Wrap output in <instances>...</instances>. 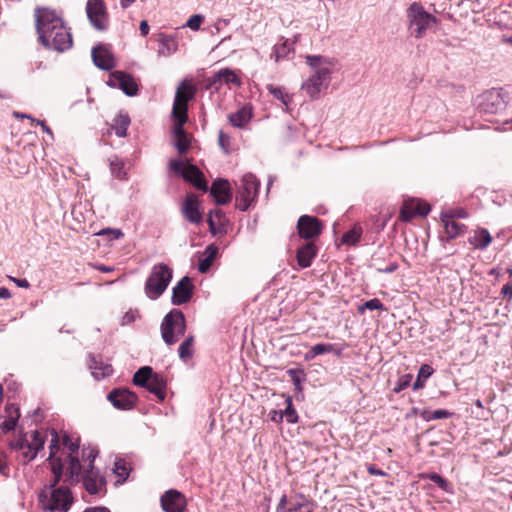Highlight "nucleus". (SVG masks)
<instances>
[{"label":"nucleus","instance_id":"37998d69","mask_svg":"<svg viewBox=\"0 0 512 512\" xmlns=\"http://www.w3.org/2000/svg\"><path fill=\"white\" fill-rule=\"evenodd\" d=\"M193 341L194 337L189 336L180 344L178 348V355L180 359L186 360L187 358L192 356L191 346L193 344Z\"/></svg>","mask_w":512,"mask_h":512},{"label":"nucleus","instance_id":"052dcab7","mask_svg":"<svg viewBox=\"0 0 512 512\" xmlns=\"http://www.w3.org/2000/svg\"><path fill=\"white\" fill-rule=\"evenodd\" d=\"M212 264V261L209 259V258H204L202 259L200 262H199V265H198V270L201 272V273H205L211 266Z\"/></svg>","mask_w":512,"mask_h":512},{"label":"nucleus","instance_id":"f3484780","mask_svg":"<svg viewBox=\"0 0 512 512\" xmlns=\"http://www.w3.org/2000/svg\"><path fill=\"white\" fill-rule=\"evenodd\" d=\"M107 84L112 88L121 89L127 96H135L138 93V85L135 79L124 71H114L110 74Z\"/></svg>","mask_w":512,"mask_h":512},{"label":"nucleus","instance_id":"680f3d73","mask_svg":"<svg viewBox=\"0 0 512 512\" xmlns=\"http://www.w3.org/2000/svg\"><path fill=\"white\" fill-rule=\"evenodd\" d=\"M290 503V500H288L287 496L286 495H283L280 500H279V503L277 505V512H284V510H287V505H289Z\"/></svg>","mask_w":512,"mask_h":512},{"label":"nucleus","instance_id":"6ab92c4d","mask_svg":"<svg viewBox=\"0 0 512 512\" xmlns=\"http://www.w3.org/2000/svg\"><path fill=\"white\" fill-rule=\"evenodd\" d=\"M107 399L117 409L130 410L135 406L138 397L128 389L116 388L109 392Z\"/></svg>","mask_w":512,"mask_h":512},{"label":"nucleus","instance_id":"39448f33","mask_svg":"<svg viewBox=\"0 0 512 512\" xmlns=\"http://www.w3.org/2000/svg\"><path fill=\"white\" fill-rule=\"evenodd\" d=\"M54 433L57 435L59 445L57 457H61L64 469H66L65 482L70 485L77 484L80 482V473L83 470V466L78 457L79 440L76 439L74 441L66 433L63 434L60 440L58 433L54 429L51 431V440L53 439Z\"/></svg>","mask_w":512,"mask_h":512},{"label":"nucleus","instance_id":"bf43d9fd","mask_svg":"<svg viewBox=\"0 0 512 512\" xmlns=\"http://www.w3.org/2000/svg\"><path fill=\"white\" fill-rule=\"evenodd\" d=\"M217 253H218V248L214 245H209L205 249V255H206L205 257L209 258L211 261H213V259L217 255Z\"/></svg>","mask_w":512,"mask_h":512},{"label":"nucleus","instance_id":"4468645a","mask_svg":"<svg viewBox=\"0 0 512 512\" xmlns=\"http://www.w3.org/2000/svg\"><path fill=\"white\" fill-rule=\"evenodd\" d=\"M194 97L193 87L183 81L177 88L172 108V115L174 118H180L181 122H186L188 119V102Z\"/></svg>","mask_w":512,"mask_h":512},{"label":"nucleus","instance_id":"774afa93","mask_svg":"<svg viewBox=\"0 0 512 512\" xmlns=\"http://www.w3.org/2000/svg\"><path fill=\"white\" fill-rule=\"evenodd\" d=\"M84 512H110L106 507H95L91 509H86Z\"/></svg>","mask_w":512,"mask_h":512},{"label":"nucleus","instance_id":"4be33fe9","mask_svg":"<svg viewBox=\"0 0 512 512\" xmlns=\"http://www.w3.org/2000/svg\"><path fill=\"white\" fill-rule=\"evenodd\" d=\"M160 502L165 512H184L187 505L185 496L174 489L166 491Z\"/></svg>","mask_w":512,"mask_h":512},{"label":"nucleus","instance_id":"423d86ee","mask_svg":"<svg viewBox=\"0 0 512 512\" xmlns=\"http://www.w3.org/2000/svg\"><path fill=\"white\" fill-rule=\"evenodd\" d=\"M54 433L57 435L59 445L57 457H61L64 469H66L65 482L70 485L77 484L80 482V473L83 470V466L78 457L79 440L76 439L74 441L66 433L63 434L60 440L58 433L54 429L51 431V440L53 439Z\"/></svg>","mask_w":512,"mask_h":512},{"label":"nucleus","instance_id":"473e14b6","mask_svg":"<svg viewBox=\"0 0 512 512\" xmlns=\"http://www.w3.org/2000/svg\"><path fill=\"white\" fill-rule=\"evenodd\" d=\"M442 222L444 224L445 233L447 234L448 239L456 238L462 234L466 228L464 224L456 222L452 216L444 215Z\"/></svg>","mask_w":512,"mask_h":512},{"label":"nucleus","instance_id":"864d4df0","mask_svg":"<svg viewBox=\"0 0 512 512\" xmlns=\"http://www.w3.org/2000/svg\"><path fill=\"white\" fill-rule=\"evenodd\" d=\"M218 144L226 154L229 152L230 136L222 130L218 134Z\"/></svg>","mask_w":512,"mask_h":512},{"label":"nucleus","instance_id":"f03ea898","mask_svg":"<svg viewBox=\"0 0 512 512\" xmlns=\"http://www.w3.org/2000/svg\"><path fill=\"white\" fill-rule=\"evenodd\" d=\"M35 24L38 39L45 48L64 52L72 47V35L56 11L49 8H37Z\"/></svg>","mask_w":512,"mask_h":512},{"label":"nucleus","instance_id":"9b49d317","mask_svg":"<svg viewBox=\"0 0 512 512\" xmlns=\"http://www.w3.org/2000/svg\"><path fill=\"white\" fill-rule=\"evenodd\" d=\"M259 187L260 182L254 174L243 175L237 190L236 207L241 211L248 210L257 198Z\"/></svg>","mask_w":512,"mask_h":512},{"label":"nucleus","instance_id":"7ed1b4c3","mask_svg":"<svg viewBox=\"0 0 512 512\" xmlns=\"http://www.w3.org/2000/svg\"><path fill=\"white\" fill-rule=\"evenodd\" d=\"M306 63L313 69V73L302 83L301 89L311 99H318L320 93L329 87L332 61L320 55H307Z\"/></svg>","mask_w":512,"mask_h":512},{"label":"nucleus","instance_id":"393cba45","mask_svg":"<svg viewBox=\"0 0 512 512\" xmlns=\"http://www.w3.org/2000/svg\"><path fill=\"white\" fill-rule=\"evenodd\" d=\"M182 213L186 220L193 224H199L202 221V214L199 211V202L194 195H187L183 207Z\"/></svg>","mask_w":512,"mask_h":512},{"label":"nucleus","instance_id":"5fc2aeb1","mask_svg":"<svg viewBox=\"0 0 512 512\" xmlns=\"http://www.w3.org/2000/svg\"><path fill=\"white\" fill-rule=\"evenodd\" d=\"M312 347H313L314 355H317V356L324 354V353L332 352L334 350L333 344L319 343Z\"/></svg>","mask_w":512,"mask_h":512},{"label":"nucleus","instance_id":"09e8293b","mask_svg":"<svg viewBox=\"0 0 512 512\" xmlns=\"http://www.w3.org/2000/svg\"><path fill=\"white\" fill-rule=\"evenodd\" d=\"M114 472L117 476L126 479L129 476V468L124 460L119 459L115 462Z\"/></svg>","mask_w":512,"mask_h":512},{"label":"nucleus","instance_id":"b1692460","mask_svg":"<svg viewBox=\"0 0 512 512\" xmlns=\"http://www.w3.org/2000/svg\"><path fill=\"white\" fill-rule=\"evenodd\" d=\"M210 194L218 205L229 203L232 198L229 182L225 179L215 180L211 185Z\"/></svg>","mask_w":512,"mask_h":512},{"label":"nucleus","instance_id":"7c9ffc66","mask_svg":"<svg viewBox=\"0 0 512 512\" xmlns=\"http://www.w3.org/2000/svg\"><path fill=\"white\" fill-rule=\"evenodd\" d=\"M166 387L167 381L159 373H155L150 379L148 385L144 386V388L154 394L160 402L164 401L166 398Z\"/></svg>","mask_w":512,"mask_h":512},{"label":"nucleus","instance_id":"a878e982","mask_svg":"<svg viewBox=\"0 0 512 512\" xmlns=\"http://www.w3.org/2000/svg\"><path fill=\"white\" fill-rule=\"evenodd\" d=\"M93 63L102 70H110L114 67V61L111 53L103 46H95L91 52Z\"/></svg>","mask_w":512,"mask_h":512},{"label":"nucleus","instance_id":"2eb2a0df","mask_svg":"<svg viewBox=\"0 0 512 512\" xmlns=\"http://www.w3.org/2000/svg\"><path fill=\"white\" fill-rule=\"evenodd\" d=\"M86 14L94 29L105 31L108 28L109 17L103 0H88Z\"/></svg>","mask_w":512,"mask_h":512},{"label":"nucleus","instance_id":"dca6fc26","mask_svg":"<svg viewBox=\"0 0 512 512\" xmlns=\"http://www.w3.org/2000/svg\"><path fill=\"white\" fill-rule=\"evenodd\" d=\"M476 105L482 113L496 114L503 110L506 104L502 92L491 89L477 97Z\"/></svg>","mask_w":512,"mask_h":512},{"label":"nucleus","instance_id":"412c9836","mask_svg":"<svg viewBox=\"0 0 512 512\" xmlns=\"http://www.w3.org/2000/svg\"><path fill=\"white\" fill-rule=\"evenodd\" d=\"M223 84L240 87L242 81L239 76L230 68H223L208 79L207 88L218 91Z\"/></svg>","mask_w":512,"mask_h":512},{"label":"nucleus","instance_id":"e2e57ef3","mask_svg":"<svg viewBox=\"0 0 512 512\" xmlns=\"http://www.w3.org/2000/svg\"><path fill=\"white\" fill-rule=\"evenodd\" d=\"M501 295L504 298H512V281L505 284L501 289Z\"/></svg>","mask_w":512,"mask_h":512},{"label":"nucleus","instance_id":"4d7b16f0","mask_svg":"<svg viewBox=\"0 0 512 512\" xmlns=\"http://www.w3.org/2000/svg\"><path fill=\"white\" fill-rule=\"evenodd\" d=\"M429 479H430L433 483L437 484V485H438L440 488H442V489H445V488H446V486H447V484H448V483H447V481H446V480H445L441 475H439V474H437V473H432V474L429 476Z\"/></svg>","mask_w":512,"mask_h":512},{"label":"nucleus","instance_id":"c756f323","mask_svg":"<svg viewBox=\"0 0 512 512\" xmlns=\"http://www.w3.org/2000/svg\"><path fill=\"white\" fill-rule=\"evenodd\" d=\"M253 116V110L250 105H244L234 113L228 115V120L233 127L244 128Z\"/></svg>","mask_w":512,"mask_h":512},{"label":"nucleus","instance_id":"20e7f679","mask_svg":"<svg viewBox=\"0 0 512 512\" xmlns=\"http://www.w3.org/2000/svg\"><path fill=\"white\" fill-rule=\"evenodd\" d=\"M54 433L57 435L59 445L57 457H61L64 469H66L65 482L70 485L77 484L80 482V473L83 470V466L78 457L79 440L76 439L74 441L66 433L63 434L60 440L58 433L54 429L51 431V440L53 439Z\"/></svg>","mask_w":512,"mask_h":512},{"label":"nucleus","instance_id":"a18cd8bd","mask_svg":"<svg viewBox=\"0 0 512 512\" xmlns=\"http://www.w3.org/2000/svg\"><path fill=\"white\" fill-rule=\"evenodd\" d=\"M386 310L384 304L378 299L373 298L358 307V313L363 314L365 310Z\"/></svg>","mask_w":512,"mask_h":512},{"label":"nucleus","instance_id":"49530a36","mask_svg":"<svg viewBox=\"0 0 512 512\" xmlns=\"http://www.w3.org/2000/svg\"><path fill=\"white\" fill-rule=\"evenodd\" d=\"M290 51L291 44H289L287 41H284L283 43L274 46L273 54L271 56H274L275 60L279 61L280 59L286 57Z\"/></svg>","mask_w":512,"mask_h":512},{"label":"nucleus","instance_id":"9d476101","mask_svg":"<svg viewBox=\"0 0 512 512\" xmlns=\"http://www.w3.org/2000/svg\"><path fill=\"white\" fill-rule=\"evenodd\" d=\"M172 276L173 271L168 265L164 263L154 265L145 282L146 294L151 299L160 297L170 284Z\"/></svg>","mask_w":512,"mask_h":512},{"label":"nucleus","instance_id":"aec40b11","mask_svg":"<svg viewBox=\"0 0 512 512\" xmlns=\"http://www.w3.org/2000/svg\"><path fill=\"white\" fill-rule=\"evenodd\" d=\"M194 285L188 276L181 278L172 289L171 302L179 306L189 302L193 296Z\"/></svg>","mask_w":512,"mask_h":512},{"label":"nucleus","instance_id":"bb28decb","mask_svg":"<svg viewBox=\"0 0 512 512\" xmlns=\"http://www.w3.org/2000/svg\"><path fill=\"white\" fill-rule=\"evenodd\" d=\"M88 366L93 377L97 380L110 376L113 373L111 364L103 362L101 357L94 355L89 356Z\"/></svg>","mask_w":512,"mask_h":512},{"label":"nucleus","instance_id":"13d9d810","mask_svg":"<svg viewBox=\"0 0 512 512\" xmlns=\"http://www.w3.org/2000/svg\"><path fill=\"white\" fill-rule=\"evenodd\" d=\"M376 269L381 273H393L398 269V264L396 262H391L385 267H377Z\"/></svg>","mask_w":512,"mask_h":512},{"label":"nucleus","instance_id":"a211bd4d","mask_svg":"<svg viewBox=\"0 0 512 512\" xmlns=\"http://www.w3.org/2000/svg\"><path fill=\"white\" fill-rule=\"evenodd\" d=\"M323 229L321 220L314 216L302 215L297 221V230L301 238L313 240L317 238Z\"/></svg>","mask_w":512,"mask_h":512},{"label":"nucleus","instance_id":"f257e3e1","mask_svg":"<svg viewBox=\"0 0 512 512\" xmlns=\"http://www.w3.org/2000/svg\"><path fill=\"white\" fill-rule=\"evenodd\" d=\"M59 450L58 439L56 433L53 435L49 444V461L51 472L53 474L51 480L46 484L39 493V503L44 510L50 512H68L73 497L67 486H58L64 475V465L61 457H57Z\"/></svg>","mask_w":512,"mask_h":512},{"label":"nucleus","instance_id":"c9c22d12","mask_svg":"<svg viewBox=\"0 0 512 512\" xmlns=\"http://www.w3.org/2000/svg\"><path fill=\"white\" fill-rule=\"evenodd\" d=\"M267 91L288 109L289 104L292 102V96L285 91L283 87L268 84Z\"/></svg>","mask_w":512,"mask_h":512},{"label":"nucleus","instance_id":"3c124183","mask_svg":"<svg viewBox=\"0 0 512 512\" xmlns=\"http://www.w3.org/2000/svg\"><path fill=\"white\" fill-rule=\"evenodd\" d=\"M0 475L6 478L10 475L8 456L4 451H0Z\"/></svg>","mask_w":512,"mask_h":512},{"label":"nucleus","instance_id":"2f4dec72","mask_svg":"<svg viewBox=\"0 0 512 512\" xmlns=\"http://www.w3.org/2000/svg\"><path fill=\"white\" fill-rule=\"evenodd\" d=\"M314 508L315 504L312 500L303 494H298L290 500L289 507L284 512H313Z\"/></svg>","mask_w":512,"mask_h":512},{"label":"nucleus","instance_id":"1a4fd4ad","mask_svg":"<svg viewBox=\"0 0 512 512\" xmlns=\"http://www.w3.org/2000/svg\"><path fill=\"white\" fill-rule=\"evenodd\" d=\"M160 330L165 344L171 346L178 342L186 331V321L183 312L179 309H172L165 315Z\"/></svg>","mask_w":512,"mask_h":512},{"label":"nucleus","instance_id":"c85d7f7f","mask_svg":"<svg viewBox=\"0 0 512 512\" xmlns=\"http://www.w3.org/2000/svg\"><path fill=\"white\" fill-rule=\"evenodd\" d=\"M176 123L173 129L174 134V145L180 154H184L190 147V140L188 139L187 133L185 132L183 125L186 122L180 123V118H175Z\"/></svg>","mask_w":512,"mask_h":512},{"label":"nucleus","instance_id":"6e6d98bb","mask_svg":"<svg viewBox=\"0 0 512 512\" xmlns=\"http://www.w3.org/2000/svg\"><path fill=\"white\" fill-rule=\"evenodd\" d=\"M97 235H109L110 240H116L123 237V232L120 229L106 228L97 233Z\"/></svg>","mask_w":512,"mask_h":512},{"label":"nucleus","instance_id":"f704fd0d","mask_svg":"<svg viewBox=\"0 0 512 512\" xmlns=\"http://www.w3.org/2000/svg\"><path fill=\"white\" fill-rule=\"evenodd\" d=\"M155 373L156 372H154L150 366H143L135 372L133 376V383L136 386L144 388L145 385H148L150 379Z\"/></svg>","mask_w":512,"mask_h":512},{"label":"nucleus","instance_id":"5701e85b","mask_svg":"<svg viewBox=\"0 0 512 512\" xmlns=\"http://www.w3.org/2000/svg\"><path fill=\"white\" fill-rule=\"evenodd\" d=\"M430 212V206L425 202H405L400 210V219L409 222L415 216H426Z\"/></svg>","mask_w":512,"mask_h":512},{"label":"nucleus","instance_id":"6e6552de","mask_svg":"<svg viewBox=\"0 0 512 512\" xmlns=\"http://www.w3.org/2000/svg\"><path fill=\"white\" fill-rule=\"evenodd\" d=\"M408 31L411 36L421 39L425 36L427 29L437 22L432 14L425 11L424 7L413 2L407 9Z\"/></svg>","mask_w":512,"mask_h":512},{"label":"nucleus","instance_id":"338daca9","mask_svg":"<svg viewBox=\"0 0 512 512\" xmlns=\"http://www.w3.org/2000/svg\"><path fill=\"white\" fill-rule=\"evenodd\" d=\"M139 28L142 36H146L149 33V25L146 20L140 22Z\"/></svg>","mask_w":512,"mask_h":512},{"label":"nucleus","instance_id":"cd10ccee","mask_svg":"<svg viewBox=\"0 0 512 512\" xmlns=\"http://www.w3.org/2000/svg\"><path fill=\"white\" fill-rule=\"evenodd\" d=\"M317 255V248L313 241H308L297 250V262L301 268L311 266L313 259Z\"/></svg>","mask_w":512,"mask_h":512},{"label":"nucleus","instance_id":"de8ad7c7","mask_svg":"<svg viewBox=\"0 0 512 512\" xmlns=\"http://www.w3.org/2000/svg\"><path fill=\"white\" fill-rule=\"evenodd\" d=\"M15 412V415H10L7 419H5L1 425H0V429L4 432V433H7V432H10L12 430L15 429L16 427V424H17V420L20 416V413H19V410L16 408L14 410Z\"/></svg>","mask_w":512,"mask_h":512},{"label":"nucleus","instance_id":"f8f14e48","mask_svg":"<svg viewBox=\"0 0 512 512\" xmlns=\"http://www.w3.org/2000/svg\"><path fill=\"white\" fill-rule=\"evenodd\" d=\"M169 166L176 175L190 182L196 189L204 192L208 190L207 181L197 166L178 159L171 160Z\"/></svg>","mask_w":512,"mask_h":512},{"label":"nucleus","instance_id":"4c0bfd02","mask_svg":"<svg viewBox=\"0 0 512 512\" xmlns=\"http://www.w3.org/2000/svg\"><path fill=\"white\" fill-rule=\"evenodd\" d=\"M433 374V368L428 364L421 365L417 379L414 382L412 388L413 390H419L424 387L425 380L428 379Z\"/></svg>","mask_w":512,"mask_h":512},{"label":"nucleus","instance_id":"0e129e2a","mask_svg":"<svg viewBox=\"0 0 512 512\" xmlns=\"http://www.w3.org/2000/svg\"><path fill=\"white\" fill-rule=\"evenodd\" d=\"M281 414H282V411L272 410L269 413L271 421L276 422V423L281 422L283 419V415H281Z\"/></svg>","mask_w":512,"mask_h":512},{"label":"nucleus","instance_id":"72a5a7b5","mask_svg":"<svg viewBox=\"0 0 512 512\" xmlns=\"http://www.w3.org/2000/svg\"><path fill=\"white\" fill-rule=\"evenodd\" d=\"M113 122L112 129L115 130V134L118 137H125L127 135V129L131 123L129 115L124 112H119Z\"/></svg>","mask_w":512,"mask_h":512},{"label":"nucleus","instance_id":"58836bf2","mask_svg":"<svg viewBox=\"0 0 512 512\" xmlns=\"http://www.w3.org/2000/svg\"><path fill=\"white\" fill-rule=\"evenodd\" d=\"M453 413L447 411V410H444V409H438V410H434V411H430V410H422V412L420 413V417L429 422V421H432V420H438V419H447V418H450L452 416Z\"/></svg>","mask_w":512,"mask_h":512},{"label":"nucleus","instance_id":"0eeeda50","mask_svg":"<svg viewBox=\"0 0 512 512\" xmlns=\"http://www.w3.org/2000/svg\"><path fill=\"white\" fill-rule=\"evenodd\" d=\"M96 456L97 451L94 449L82 450V458L85 462L88 461V464L85 470L80 473V481L83 482L86 491L92 495L100 493L106 486L104 477L93 465Z\"/></svg>","mask_w":512,"mask_h":512},{"label":"nucleus","instance_id":"69168bd1","mask_svg":"<svg viewBox=\"0 0 512 512\" xmlns=\"http://www.w3.org/2000/svg\"><path fill=\"white\" fill-rule=\"evenodd\" d=\"M207 222H208V225H209V230L212 234H216V227H215V222L213 220V211H210L209 215H208V219H207Z\"/></svg>","mask_w":512,"mask_h":512},{"label":"nucleus","instance_id":"c03bdc74","mask_svg":"<svg viewBox=\"0 0 512 512\" xmlns=\"http://www.w3.org/2000/svg\"><path fill=\"white\" fill-rule=\"evenodd\" d=\"M362 230L360 227H354L353 229L347 231L342 236V243L348 245L356 244L361 237Z\"/></svg>","mask_w":512,"mask_h":512},{"label":"nucleus","instance_id":"a19ab883","mask_svg":"<svg viewBox=\"0 0 512 512\" xmlns=\"http://www.w3.org/2000/svg\"><path fill=\"white\" fill-rule=\"evenodd\" d=\"M287 374L293 382L295 390L301 392L302 382L305 380L304 370L299 368H290L287 370Z\"/></svg>","mask_w":512,"mask_h":512},{"label":"nucleus","instance_id":"e433bc0d","mask_svg":"<svg viewBox=\"0 0 512 512\" xmlns=\"http://www.w3.org/2000/svg\"><path fill=\"white\" fill-rule=\"evenodd\" d=\"M492 242V237L489 231L485 228L479 229L474 237V242H471L476 248L484 250Z\"/></svg>","mask_w":512,"mask_h":512},{"label":"nucleus","instance_id":"8fccbe9b","mask_svg":"<svg viewBox=\"0 0 512 512\" xmlns=\"http://www.w3.org/2000/svg\"><path fill=\"white\" fill-rule=\"evenodd\" d=\"M413 379L412 374H404L401 377H399L396 387L394 388V391L396 393H399L400 391L406 389L410 386L411 381Z\"/></svg>","mask_w":512,"mask_h":512},{"label":"nucleus","instance_id":"ddd939ff","mask_svg":"<svg viewBox=\"0 0 512 512\" xmlns=\"http://www.w3.org/2000/svg\"><path fill=\"white\" fill-rule=\"evenodd\" d=\"M31 437V441H28L25 436H22L9 443V447L12 450L21 451L24 463H29L34 460L39 451L44 449L45 440L39 431L34 430Z\"/></svg>","mask_w":512,"mask_h":512},{"label":"nucleus","instance_id":"603ef678","mask_svg":"<svg viewBox=\"0 0 512 512\" xmlns=\"http://www.w3.org/2000/svg\"><path fill=\"white\" fill-rule=\"evenodd\" d=\"M204 21V17L200 14L192 15L186 22V26L191 30L197 31L200 28L201 23Z\"/></svg>","mask_w":512,"mask_h":512},{"label":"nucleus","instance_id":"ea45409f","mask_svg":"<svg viewBox=\"0 0 512 512\" xmlns=\"http://www.w3.org/2000/svg\"><path fill=\"white\" fill-rule=\"evenodd\" d=\"M286 409L282 411L283 418L285 417L288 423L294 424L298 422V414L293 406L292 397L287 395L285 398Z\"/></svg>","mask_w":512,"mask_h":512},{"label":"nucleus","instance_id":"79ce46f5","mask_svg":"<svg viewBox=\"0 0 512 512\" xmlns=\"http://www.w3.org/2000/svg\"><path fill=\"white\" fill-rule=\"evenodd\" d=\"M110 169L112 174L117 177L118 179H125L126 178V172L124 170V163L123 161L117 157L113 156L110 158Z\"/></svg>","mask_w":512,"mask_h":512}]
</instances>
